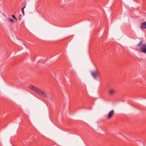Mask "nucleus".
I'll return each mask as SVG.
<instances>
[{
    "label": "nucleus",
    "instance_id": "nucleus-1",
    "mask_svg": "<svg viewBox=\"0 0 146 146\" xmlns=\"http://www.w3.org/2000/svg\"><path fill=\"white\" fill-rule=\"evenodd\" d=\"M29 87L31 89L35 91L39 96L44 98L48 97L47 94L44 92L42 90L32 85H30Z\"/></svg>",
    "mask_w": 146,
    "mask_h": 146
},
{
    "label": "nucleus",
    "instance_id": "nucleus-2",
    "mask_svg": "<svg viewBox=\"0 0 146 146\" xmlns=\"http://www.w3.org/2000/svg\"><path fill=\"white\" fill-rule=\"evenodd\" d=\"M137 46L140 48L141 51L146 53V44L141 41L137 44Z\"/></svg>",
    "mask_w": 146,
    "mask_h": 146
},
{
    "label": "nucleus",
    "instance_id": "nucleus-3",
    "mask_svg": "<svg viewBox=\"0 0 146 146\" xmlns=\"http://www.w3.org/2000/svg\"><path fill=\"white\" fill-rule=\"evenodd\" d=\"M91 74L94 78H96L98 76H100V73L98 70L92 72Z\"/></svg>",
    "mask_w": 146,
    "mask_h": 146
},
{
    "label": "nucleus",
    "instance_id": "nucleus-4",
    "mask_svg": "<svg viewBox=\"0 0 146 146\" xmlns=\"http://www.w3.org/2000/svg\"><path fill=\"white\" fill-rule=\"evenodd\" d=\"M116 90L113 89H111L108 90V94L110 95H113L116 93Z\"/></svg>",
    "mask_w": 146,
    "mask_h": 146
},
{
    "label": "nucleus",
    "instance_id": "nucleus-5",
    "mask_svg": "<svg viewBox=\"0 0 146 146\" xmlns=\"http://www.w3.org/2000/svg\"><path fill=\"white\" fill-rule=\"evenodd\" d=\"M114 114V111L113 110H111L109 112L108 114V119H110L113 116Z\"/></svg>",
    "mask_w": 146,
    "mask_h": 146
},
{
    "label": "nucleus",
    "instance_id": "nucleus-6",
    "mask_svg": "<svg viewBox=\"0 0 146 146\" xmlns=\"http://www.w3.org/2000/svg\"><path fill=\"white\" fill-rule=\"evenodd\" d=\"M141 29H146V22L142 23L141 25Z\"/></svg>",
    "mask_w": 146,
    "mask_h": 146
},
{
    "label": "nucleus",
    "instance_id": "nucleus-7",
    "mask_svg": "<svg viewBox=\"0 0 146 146\" xmlns=\"http://www.w3.org/2000/svg\"><path fill=\"white\" fill-rule=\"evenodd\" d=\"M8 20H9V21L10 22H11L12 23H13V22H14V20L13 19H11V18H8Z\"/></svg>",
    "mask_w": 146,
    "mask_h": 146
},
{
    "label": "nucleus",
    "instance_id": "nucleus-8",
    "mask_svg": "<svg viewBox=\"0 0 146 146\" xmlns=\"http://www.w3.org/2000/svg\"><path fill=\"white\" fill-rule=\"evenodd\" d=\"M26 6H25L24 7H23L22 9V12L23 13V15H24V8Z\"/></svg>",
    "mask_w": 146,
    "mask_h": 146
},
{
    "label": "nucleus",
    "instance_id": "nucleus-9",
    "mask_svg": "<svg viewBox=\"0 0 146 146\" xmlns=\"http://www.w3.org/2000/svg\"><path fill=\"white\" fill-rule=\"evenodd\" d=\"M11 16L12 17H13L16 20H17V19L15 17V15H12Z\"/></svg>",
    "mask_w": 146,
    "mask_h": 146
},
{
    "label": "nucleus",
    "instance_id": "nucleus-10",
    "mask_svg": "<svg viewBox=\"0 0 146 146\" xmlns=\"http://www.w3.org/2000/svg\"><path fill=\"white\" fill-rule=\"evenodd\" d=\"M21 16V15H19V17H18V19H19V21H20L21 19V18L20 17Z\"/></svg>",
    "mask_w": 146,
    "mask_h": 146
}]
</instances>
